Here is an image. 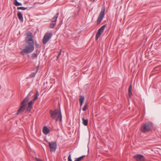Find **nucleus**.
Masks as SVG:
<instances>
[{
	"label": "nucleus",
	"instance_id": "4468645a",
	"mask_svg": "<svg viewBox=\"0 0 161 161\" xmlns=\"http://www.w3.org/2000/svg\"><path fill=\"white\" fill-rule=\"evenodd\" d=\"M17 16L19 19L22 22L23 21V18L22 13L19 11L18 12Z\"/></svg>",
	"mask_w": 161,
	"mask_h": 161
},
{
	"label": "nucleus",
	"instance_id": "9b49d317",
	"mask_svg": "<svg viewBox=\"0 0 161 161\" xmlns=\"http://www.w3.org/2000/svg\"><path fill=\"white\" fill-rule=\"evenodd\" d=\"M26 42L27 44L30 43H34L32 39V36L31 33L29 32L28 33L27 36L26 37Z\"/></svg>",
	"mask_w": 161,
	"mask_h": 161
},
{
	"label": "nucleus",
	"instance_id": "6ab92c4d",
	"mask_svg": "<svg viewBox=\"0 0 161 161\" xmlns=\"http://www.w3.org/2000/svg\"><path fill=\"white\" fill-rule=\"evenodd\" d=\"M14 4L15 6H16L22 5L21 3L18 2L17 0H14Z\"/></svg>",
	"mask_w": 161,
	"mask_h": 161
},
{
	"label": "nucleus",
	"instance_id": "f257e3e1",
	"mask_svg": "<svg viewBox=\"0 0 161 161\" xmlns=\"http://www.w3.org/2000/svg\"><path fill=\"white\" fill-rule=\"evenodd\" d=\"M50 114L51 118L53 119H55L56 121L62 120V115L60 111L56 109L53 111L50 110Z\"/></svg>",
	"mask_w": 161,
	"mask_h": 161
},
{
	"label": "nucleus",
	"instance_id": "a211bd4d",
	"mask_svg": "<svg viewBox=\"0 0 161 161\" xmlns=\"http://www.w3.org/2000/svg\"><path fill=\"white\" fill-rule=\"evenodd\" d=\"M38 53H33L31 56V58L32 59L37 58Z\"/></svg>",
	"mask_w": 161,
	"mask_h": 161
},
{
	"label": "nucleus",
	"instance_id": "2eb2a0df",
	"mask_svg": "<svg viewBox=\"0 0 161 161\" xmlns=\"http://www.w3.org/2000/svg\"><path fill=\"white\" fill-rule=\"evenodd\" d=\"M43 132L45 134L49 133V130L48 129L46 126H44L43 128Z\"/></svg>",
	"mask_w": 161,
	"mask_h": 161
},
{
	"label": "nucleus",
	"instance_id": "1a4fd4ad",
	"mask_svg": "<svg viewBox=\"0 0 161 161\" xmlns=\"http://www.w3.org/2000/svg\"><path fill=\"white\" fill-rule=\"evenodd\" d=\"M51 152H54L57 148V143L55 142H50L48 143Z\"/></svg>",
	"mask_w": 161,
	"mask_h": 161
},
{
	"label": "nucleus",
	"instance_id": "9d476101",
	"mask_svg": "<svg viewBox=\"0 0 161 161\" xmlns=\"http://www.w3.org/2000/svg\"><path fill=\"white\" fill-rule=\"evenodd\" d=\"M106 25H104L98 30L96 36V40H98V39L99 38L101 34L105 28L106 27Z\"/></svg>",
	"mask_w": 161,
	"mask_h": 161
},
{
	"label": "nucleus",
	"instance_id": "4be33fe9",
	"mask_svg": "<svg viewBox=\"0 0 161 161\" xmlns=\"http://www.w3.org/2000/svg\"><path fill=\"white\" fill-rule=\"evenodd\" d=\"M87 106H88L87 103L85 104V105L83 107V108L82 110L83 111H85L86 110V109H87Z\"/></svg>",
	"mask_w": 161,
	"mask_h": 161
},
{
	"label": "nucleus",
	"instance_id": "6e6552de",
	"mask_svg": "<svg viewBox=\"0 0 161 161\" xmlns=\"http://www.w3.org/2000/svg\"><path fill=\"white\" fill-rule=\"evenodd\" d=\"M26 103L25 102H23V101L21 102V105L18 110L16 114L18 115L20 113L23 112L25 110L26 106Z\"/></svg>",
	"mask_w": 161,
	"mask_h": 161
},
{
	"label": "nucleus",
	"instance_id": "412c9836",
	"mask_svg": "<svg viewBox=\"0 0 161 161\" xmlns=\"http://www.w3.org/2000/svg\"><path fill=\"white\" fill-rule=\"evenodd\" d=\"M27 8L24 7H18L17 8L18 10L21 9L22 10H25Z\"/></svg>",
	"mask_w": 161,
	"mask_h": 161
},
{
	"label": "nucleus",
	"instance_id": "423d86ee",
	"mask_svg": "<svg viewBox=\"0 0 161 161\" xmlns=\"http://www.w3.org/2000/svg\"><path fill=\"white\" fill-rule=\"evenodd\" d=\"M105 12V8H104L102 9L100 12L97 20V23L98 25L100 23L104 17Z\"/></svg>",
	"mask_w": 161,
	"mask_h": 161
},
{
	"label": "nucleus",
	"instance_id": "b1692460",
	"mask_svg": "<svg viewBox=\"0 0 161 161\" xmlns=\"http://www.w3.org/2000/svg\"><path fill=\"white\" fill-rule=\"evenodd\" d=\"M68 161H72V160L71 158V154H69V156L68 157Z\"/></svg>",
	"mask_w": 161,
	"mask_h": 161
},
{
	"label": "nucleus",
	"instance_id": "5701e85b",
	"mask_svg": "<svg viewBox=\"0 0 161 161\" xmlns=\"http://www.w3.org/2000/svg\"><path fill=\"white\" fill-rule=\"evenodd\" d=\"M37 72V70L35 72H33L31 73L30 75V76L31 77H34Z\"/></svg>",
	"mask_w": 161,
	"mask_h": 161
},
{
	"label": "nucleus",
	"instance_id": "f8f14e48",
	"mask_svg": "<svg viewBox=\"0 0 161 161\" xmlns=\"http://www.w3.org/2000/svg\"><path fill=\"white\" fill-rule=\"evenodd\" d=\"M137 161H144L145 160L144 156L141 154H136L133 156Z\"/></svg>",
	"mask_w": 161,
	"mask_h": 161
},
{
	"label": "nucleus",
	"instance_id": "c85d7f7f",
	"mask_svg": "<svg viewBox=\"0 0 161 161\" xmlns=\"http://www.w3.org/2000/svg\"><path fill=\"white\" fill-rule=\"evenodd\" d=\"M129 92V95L130 96H131L132 95V93L131 92Z\"/></svg>",
	"mask_w": 161,
	"mask_h": 161
},
{
	"label": "nucleus",
	"instance_id": "cd10ccee",
	"mask_svg": "<svg viewBox=\"0 0 161 161\" xmlns=\"http://www.w3.org/2000/svg\"><path fill=\"white\" fill-rule=\"evenodd\" d=\"M36 161H42L40 159L37 158H36Z\"/></svg>",
	"mask_w": 161,
	"mask_h": 161
},
{
	"label": "nucleus",
	"instance_id": "393cba45",
	"mask_svg": "<svg viewBox=\"0 0 161 161\" xmlns=\"http://www.w3.org/2000/svg\"><path fill=\"white\" fill-rule=\"evenodd\" d=\"M35 46L37 48H38L40 47V46L39 44L37 43L36 42H35Z\"/></svg>",
	"mask_w": 161,
	"mask_h": 161
},
{
	"label": "nucleus",
	"instance_id": "bb28decb",
	"mask_svg": "<svg viewBox=\"0 0 161 161\" xmlns=\"http://www.w3.org/2000/svg\"><path fill=\"white\" fill-rule=\"evenodd\" d=\"M131 88H132V87H131V85H130V86H129V90H128L129 92H131Z\"/></svg>",
	"mask_w": 161,
	"mask_h": 161
},
{
	"label": "nucleus",
	"instance_id": "20e7f679",
	"mask_svg": "<svg viewBox=\"0 0 161 161\" xmlns=\"http://www.w3.org/2000/svg\"><path fill=\"white\" fill-rule=\"evenodd\" d=\"M39 95V92L38 91H36V94L33 96L34 98L30 101L28 103V107L27 108V111L28 112L31 111L32 108V104L34 103L35 101L37 99Z\"/></svg>",
	"mask_w": 161,
	"mask_h": 161
},
{
	"label": "nucleus",
	"instance_id": "39448f33",
	"mask_svg": "<svg viewBox=\"0 0 161 161\" xmlns=\"http://www.w3.org/2000/svg\"><path fill=\"white\" fill-rule=\"evenodd\" d=\"M52 36L51 33L47 32L45 34L43 39L42 42L44 44H46L50 39Z\"/></svg>",
	"mask_w": 161,
	"mask_h": 161
},
{
	"label": "nucleus",
	"instance_id": "7ed1b4c3",
	"mask_svg": "<svg viewBox=\"0 0 161 161\" xmlns=\"http://www.w3.org/2000/svg\"><path fill=\"white\" fill-rule=\"evenodd\" d=\"M153 127V125L152 123L147 122L142 125L141 130L143 132H146L151 130Z\"/></svg>",
	"mask_w": 161,
	"mask_h": 161
},
{
	"label": "nucleus",
	"instance_id": "dca6fc26",
	"mask_svg": "<svg viewBox=\"0 0 161 161\" xmlns=\"http://www.w3.org/2000/svg\"><path fill=\"white\" fill-rule=\"evenodd\" d=\"M85 98L83 96H79V101L80 103V106H81Z\"/></svg>",
	"mask_w": 161,
	"mask_h": 161
},
{
	"label": "nucleus",
	"instance_id": "a878e982",
	"mask_svg": "<svg viewBox=\"0 0 161 161\" xmlns=\"http://www.w3.org/2000/svg\"><path fill=\"white\" fill-rule=\"evenodd\" d=\"M61 51H62V50L61 49L60 51L58 53V54L57 56V59H58L59 58L60 55H61Z\"/></svg>",
	"mask_w": 161,
	"mask_h": 161
},
{
	"label": "nucleus",
	"instance_id": "0eeeda50",
	"mask_svg": "<svg viewBox=\"0 0 161 161\" xmlns=\"http://www.w3.org/2000/svg\"><path fill=\"white\" fill-rule=\"evenodd\" d=\"M59 14V13H57L52 18V20L50 23V27L51 28H53L56 25V22L57 20V19L58 18V16Z\"/></svg>",
	"mask_w": 161,
	"mask_h": 161
},
{
	"label": "nucleus",
	"instance_id": "aec40b11",
	"mask_svg": "<svg viewBox=\"0 0 161 161\" xmlns=\"http://www.w3.org/2000/svg\"><path fill=\"white\" fill-rule=\"evenodd\" d=\"M85 156V155L82 156H80L77 158H76L75 159V161H80V160H81Z\"/></svg>",
	"mask_w": 161,
	"mask_h": 161
},
{
	"label": "nucleus",
	"instance_id": "ddd939ff",
	"mask_svg": "<svg viewBox=\"0 0 161 161\" xmlns=\"http://www.w3.org/2000/svg\"><path fill=\"white\" fill-rule=\"evenodd\" d=\"M32 93V91H31V92H30L27 95L23 100V102H25V103H26L27 102L29 98L31 95Z\"/></svg>",
	"mask_w": 161,
	"mask_h": 161
},
{
	"label": "nucleus",
	"instance_id": "f3484780",
	"mask_svg": "<svg viewBox=\"0 0 161 161\" xmlns=\"http://www.w3.org/2000/svg\"><path fill=\"white\" fill-rule=\"evenodd\" d=\"M82 123L85 126H86L88 125V120L87 119H85L84 118L82 119Z\"/></svg>",
	"mask_w": 161,
	"mask_h": 161
},
{
	"label": "nucleus",
	"instance_id": "f03ea898",
	"mask_svg": "<svg viewBox=\"0 0 161 161\" xmlns=\"http://www.w3.org/2000/svg\"><path fill=\"white\" fill-rule=\"evenodd\" d=\"M28 45L23 48L20 52L22 55L32 52L34 49V43L27 44Z\"/></svg>",
	"mask_w": 161,
	"mask_h": 161
}]
</instances>
